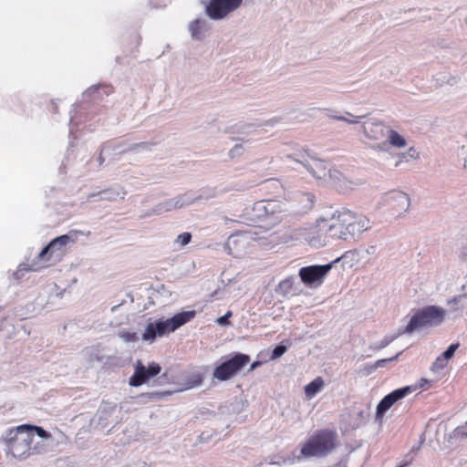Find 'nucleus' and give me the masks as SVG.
Wrapping results in <instances>:
<instances>
[{
    "label": "nucleus",
    "instance_id": "nucleus-1",
    "mask_svg": "<svg viewBox=\"0 0 467 467\" xmlns=\"http://www.w3.org/2000/svg\"><path fill=\"white\" fill-rule=\"evenodd\" d=\"M35 434L46 440L52 438V435L40 426L22 424L9 429L5 437L7 452L18 460H26L39 454V442L33 444Z\"/></svg>",
    "mask_w": 467,
    "mask_h": 467
},
{
    "label": "nucleus",
    "instance_id": "nucleus-2",
    "mask_svg": "<svg viewBox=\"0 0 467 467\" xmlns=\"http://www.w3.org/2000/svg\"><path fill=\"white\" fill-rule=\"evenodd\" d=\"M337 433L324 429L317 431L301 447L304 457H323L331 452L336 447Z\"/></svg>",
    "mask_w": 467,
    "mask_h": 467
},
{
    "label": "nucleus",
    "instance_id": "nucleus-3",
    "mask_svg": "<svg viewBox=\"0 0 467 467\" xmlns=\"http://www.w3.org/2000/svg\"><path fill=\"white\" fill-rule=\"evenodd\" d=\"M195 316L194 311H185L176 314L166 320H159L155 323H150L142 335V338L147 341H152L157 336L162 337L165 334L175 331L182 325L189 322Z\"/></svg>",
    "mask_w": 467,
    "mask_h": 467
},
{
    "label": "nucleus",
    "instance_id": "nucleus-4",
    "mask_svg": "<svg viewBox=\"0 0 467 467\" xmlns=\"http://www.w3.org/2000/svg\"><path fill=\"white\" fill-rule=\"evenodd\" d=\"M445 317V311L435 306L423 307L417 311L408 323L405 332L411 333L427 326L441 324Z\"/></svg>",
    "mask_w": 467,
    "mask_h": 467
},
{
    "label": "nucleus",
    "instance_id": "nucleus-5",
    "mask_svg": "<svg viewBox=\"0 0 467 467\" xmlns=\"http://www.w3.org/2000/svg\"><path fill=\"white\" fill-rule=\"evenodd\" d=\"M250 361V357L243 353H235L231 358L218 365L213 373L219 381H227L234 377Z\"/></svg>",
    "mask_w": 467,
    "mask_h": 467
},
{
    "label": "nucleus",
    "instance_id": "nucleus-6",
    "mask_svg": "<svg viewBox=\"0 0 467 467\" xmlns=\"http://www.w3.org/2000/svg\"><path fill=\"white\" fill-rule=\"evenodd\" d=\"M243 0H210L206 6L207 16L213 20H221L240 7Z\"/></svg>",
    "mask_w": 467,
    "mask_h": 467
},
{
    "label": "nucleus",
    "instance_id": "nucleus-7",
    "mask_svg": "<svg viewBox=\"0 0 467 467\" xmlns=\"http://www.w3.org/2000/svg\"><path fill=\"white\" fill-rule=\"evenodd\" d=\"M331 267V264L304 266L299 269V276L302 282L306 285H319L323 283Z\"/></svg>",
    "mask_w": 467,
    "mask_h": 467
},
{
    "label": "nucleus",
    "instance_id": "nucleus-8",
    "mask_svg": "<svg viewBox=\"0 0 467 467\" xmlns=\"http://www.w3.org/2000/svg\"><path fill=\"white\" fill-rule=\"evenodd\" d=\"M161 370L158 363L152 362L146 368L141 361L138 360L135 364L133 375L130 378V386L139 387L144 384L148 379L157 376Z\"/></svg>",
    "mask_w": 467,
    "mask_h": 467
},
{
    "label": "nucleus",
    "instance_id": "nucleus-9",
    "mask_svg": "<svg viewBox=\"0 0 467 467\" xmlns=\"http://www.w3.org/2000/svg\"><path fill=\"white\" fill-rule=\"evenodd\" d=\"M344 220H347L346 212L340 213L331 221H327V225H322L321 231H329L330 238L347 240L348 238V228H347V223H343Z\"/></svg>",
    "mask_w": 467,
    "mask_h": 467
},
{
    "label": "nucleus",
    "instance_id": "nucleus-10",
    "mask_svg": "<svg viewBox=\"0 0 467 467\" xmlns=\"http://www.w3.org/2000/svg\"><path fill=\"white\" fill-rule=\"evenodd\" d=\"M346 213L347 220H344L343 223H346L347 228H348V237L359 235L370 228V223L367 217L357 215L349 211L346 212Z\"/></svg>",
    "mask_w": 467,
    "mask_h": 467
},
{
    "label": "nucleus",
    "instance_id": "nucleus-11",
    "mask_svg": "<svg viewBox=\"0 0 467 467\" xmlns=\"http://www.w3.org/2000/svg\"><path fill=\"white\" fill-rule=\"evenodd\" d=\"M410 387H404L398 389L393 390L387 396H385L378 404L376 416L377 419H381L385 412L398 400H401L409 393H410Z\"/></svg>",
    "mask_w": 467,
    "mask_h": 467
},
{
    "label": "nucleus",
    "instance_id": "nucleus-12",
    "mask_svg": "<svg viewBox=\"0 0 467 467\" xmlns=\"http://www.w3.org/2000/svg\"><path fill=\"white\" fill-rule=\"evenodd\" d=\"M322 225H327V220L322 219L318 221L315 226L310 228L307 242L311 246L321 247L327 244L329 237V231H321Z\"/></svg>",
    "mask_w": 467,
    "mask_h": 467
},
{
    "label": "nucleus",
    "instance_id": "nucleus-13",
    "mask_svg": "<svg viewBox=\"0 0 467 467\" xmlns=\"http://www.w3.org/2000/svg\"><path fill=\"white\" fill-rule=\"evenodd\" d=\"M363 130L366 137L374 141L383 140L388 130L387 127L381 122H365Z\"/></svg>",
    "mask_w": 467,
    "mask_h": 467
},
{
    "label": "nucleus",
    "instance_id": "nucleus-14",
    "mask_svg": "<svg viewBox=\"0 0 467 467\" xmlns=\"http://www.w3.org/2000/svg\"><path fill=\"white\" fill-rule=\"evenodd\" d=\"M389 202L391 208L398 213L407 211L410 206V198L402 192L392 193L389 197Z\"/></svg>",
    "mask_w": 467,
    "mask_h": 467
},
{
    "label": "nucleus",
    "instance_id": "nucleus-15",
    "mask_svg": "<svg viewBox=\"0 0 467 467\" xmlns=\"http://www.w3.org/2000/svg\"><path fill=\"white\" fill-rule=\"evenodd\" d=\"M387 133H388V141H382L379 145V148L380 150H386L388 142L391 146L397 147V148H403L406 146V140L401 135H400L396 130L388 129Z\"/></svg>",
    "mask_w": 467,
    "mask_h": 467
},
{
    "label": "nucleus",
    "instance_id": "nucleus-16",
    "mask_svg": "<svg viewBox=\"0 0 467 467\" xmlns=\"http://www.w3.org/2000/svg\"><path fill=\"white\" fill-rule=\"evenodd\" d=\"M70 238L68 235L67 234H64V235H60L57 238H55L54 240H52L48 245H47L42 251L41 253L39 254V258L41 259H46V256L47 254H48V252L50 250H53L55 249L56 247H63V246H66L68 242H69Z\"/></svg>",
    "mask_w": 467,
    "mask_h": 467
},
{
    "label": "nucleus",
    "instance_id": "nucleus-17",
    "mask_svg": "<svg viewBox=\"0 0 467 467\" xmlns=\"http://www.w3.org/2000/svg\"><path fill=\"white\" fill-rule=\"evenodd\" d=\"M324 387V380L321 377L316 378L305 387V394L307 398H313Z\"/></svg>",
    "mask_w": 467,
    "mask_h": 467
},
{
    "label": "nucleus",
    "instance_id": "nucleus-18",
    "mask_svg": "<svg viewBox=\"0 0 467 467\" xmlns=\"http://www.w3.org/2000/svg\"><path fill=\"white\" fill-rule=\"evenodd\" d=\"M293 286H294L293 277L285 278L279 283V285L277 286V292L279 294H281L282 296H286L292 292Z\"/></svg>",
    "mask_w": 467,
    "mask_h": 467
},
{
    "label": "nucleus",
    "instance_id": "nucleus-19",
    "mask_svg": "<svg viewBox=\"0 0 467 467\" xmlns=\"http://www.w3.org/2000/svg\"><path fill=\"white\" fill-rule=\"evenodd\" d=\"M203 381V375L202 373L196 372L192 374L187 379V384L189 388H194L200 386Z\"/></svg>",
    "mask_w": 467,
    "mask_h": 467
},
{
    "label": "nucleus",
    "instance_id": "nucleus-20",
    "mask_svg": "<svg viewBox=\"0 0 467 467\" xmlns=\"http://www.w3.org/2000/svg\"><path fill=\"white\" fill-rule=\"evenodd\" d=\"M449 359L443 357V355H440L431 366L432 371H438L440 369L444 368L448 365Z\"/></svg>",
    "mask_w": 467,
    "mask_h": 467
},
{
    "label": "nucleus",
    "instance_id": "nucleus-21",
    "mask_svg": "<svg viewBox=\"0 0 467 467\" xmlns=\"http://www.w3.org/2000/svg\"><path fill=\"white\" fill-rule=\"evenodd\" d=\"M202 29V21L199 19H195L190 24V31L192 32V36L197 37L201 34Z\"/></svg>",
    "mask_w": 467,
    "mask_h": 467
},
{
    "label": "nucleus",
    "instance_id": "nucleus-22",
    "mask_svg": "<svg viewBox=\"0 0 467 467\" xmlns=\"http://www.w3.org/2000/svg\"><path fill=\"white\" fill-rule=\"evenodd\" d=\"M167 395H168V392L153 391V392L141 393L140 396L142 398H146L148 400H160V399L164 398Z\"/></svg>",
    "mask_w": 467,
    "mask_h": 467
},
{
    "label": "nucleus",
    "instance_id": "nucleus-23",
    "mask_svg": "<svg viewBox=\"0 0 467 467\" xmlns=\"http://www.w3.org/2000/svg\"><path fill=\"white\" fill-rule=\"evenodd\" d=\"M192 240V234L190 233H182L177 236L176 243L180 244V246H184L188 244Z\"/></svg>",
    "mask_w": 467,
    "mask_h": 467
},
{
    "label": "nucleus",
    "instance_id": "nucleus-24",
    "mask_svg": "<svg viewBox=\"0 0 467 467\" xmlns=\"http://www.w3.org/2000/svg\"><path fill=\"white\" fill-rule=\"evenodd\" d=\"M458 348H459V344H458V343L451 344V345L447 348V350H446V351H444L441 355H443V357H444V358H446L447 359H449V360H450V359L453 357V355H454V353H455V351H456V349H457Z\"/></svg>",
    "mask_w": 467,
    "mask_h": 467
},
{
    "label": "nucleus",
    "instance_id": "nucleus-25",
    "mask_svg": "<svg viewBox=\"0 0 467 467\" xmlns=\"http://www.w3.org/2000/svg\"><path fill=\"white\" fill-rule=\"evenodd\" d=\"M285 351H286V348L285 346L279 345V346L275 347V349L273 350L271 358L275 359V358L281 357L283 354H285Z\"/></svg>",
    "mask_w": 467,
    "mask_h": 467
},
{
    "label": "nucleus",
    "instance_id": "nucleus-26",
    "mask_svg": "<svg viewBox=\"0 0 467 467\" xmlns=\"http://www.w3.org/2000/svg\"><path fill=\"white\" fill-rule=\"evenodd\" d=\"M232 317V312L231 311H228L224 316L223 317H220L218 319H217V324L221 325V326H226L229 324V318Z\"/></svg>",
    "mask_w": 467,
    "mask_h": 467
},
{
    "label": "nucleus",
    "instance_id": "nucleus-27",
    "mask_svg": "<svg viewBox=\"0 0 467 467\" xmlns=\"http://www.w3.org/2000/svg\"><path fill=\"white\" fill-rule=\"evenodd\" d=\"M336 119H339V120H343V121L350 122V123H357V122H358L357 120H349V119H346V118H344V117H337Z\"/></svg>",
    "mask_w": 467,
    "mask_h": 467
},
{
    "label": "nucleus",
    "instance_id": "nucleus-28",
    "mask_svg": "<svg viewBox=\"0 0 467 467\" xmlns=\"http://www.w3.org/2000/svg\"><path fill=\"white\" fill-rule=\"evenodd\" d=\"M261 363L259 361H254L251 367H250V370H254V368H256Z\"/></svg>",
    "mask_w": 467,
    "mask_h": 467
},
{
    "label": "nucleus",
    "instance_id": "nucleus-29",
    "mask_svg": "<svg viewBox=\"0 0 467 467\" xmlns=\"http://www.w3.org/2000/svg\"><path fill=\"white\" fill-rule=\"evenodd\" d=\"M269 206H272V203H271V202H268V203H267V206H266V205H265V206H264V209L265 210V212H266V213H268V211H269Z\"/></svg>",
    "mask_w": 467,
    "mask_h": 467
}]
</instances>
